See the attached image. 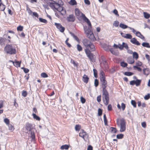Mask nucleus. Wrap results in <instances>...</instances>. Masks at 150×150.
<instances>
[{
    "mask_svg": "<svg viewBox=\"0 0 150 150\" xmlns=\"http://www.w3.org/2000/svg\"><path fill=\"white\" fill-rule=\"evenodd\" d=\"M69 3L71 5H74L77 4L75 0H71Z\"/></svg>",
    "mask_w": 150,
    "mask_h": 150,
    "instance_id": "nucleus-30",
    "label": "nucleus"
},
{
    "mask_svg": "<svg viewBox=\"0 0 150 150\" xmlns=\"http://www.w3.org/2000/svg\"><path fill=\"white\" fill-rule=\"evenodd\" d=\"M41 76L43 78H46L48 76L47 74L45 72L42 73L41 74Z\"/></svg>",
    "mask_w": 150,
    "mask_h": 150,
    "instance_id": "nucleus-43",
    "label": "nucleus"
},
{
    "mask_svg": "<svg viewBox=\"0 0 150 150\" xmlns=\"http://www.w3.org/2000/svg\"><path fill=\"white\" fill-rule=\"evenodd\" d=\"M67 21L70 22H73L75 20V18L74 16L73 15H70L67 18Z\"/></svg>",
    "mask_w": 150,
    "mask_h": 150,
    "instance_id": "nucleus-12",
    "label": "nucleus"
},
{
    "mask_svg": "<svg viewBox=\"0 0 150 150\" xmlns=\"http://www.w3.org/2000/svg\"><path fill=\"white\" fill-rule=\"evenodd\" d=\"M128 62L129 64H132L134 62V60L132 58H128Z\"/></svg>",
    "mask_w": 150,
    "mask_h": 150,
    "instance_id": "nucleus-25",
    "label": "nucleus"
},
{
    "mask_svg": "<svg viewBox=\"0 0 150 150\" xmlns=\"http://www.w3.org/2000/svg\"><path fill=\"white\" fill-rule=\"evenodd\" d=\"M69 147V146L65 144L63 145H62L60 147V149L62 150L65 149L67 150L68 149Z\"/></svg>",
    "mask_w": 150,
    "mask_h": 150,
    "instance_id": "nucleus-19",
    "label": "nucleus"
},
{
    "mask_svg": "<svg viewBox=\"0 0 150 150\" xmlns=\"http://www.w3.org/2000/svg\"><path fill=\"white\" fill-rule=\"evenodd\" d=\"M123 48H125L126 50H128L129 48V47L128 45L124 42H123Z\"/></svg>",
    "mask_w": 150,
    "mask_h": 150,
    "instance_id": "nucleus-50",
    "label": "nucleus"
},
{
    "mask_svg": "<svg viewBox=\"0 0 150 150\" xmlns=\"http://www.w3.org/2000/svg\"><path fill=\"white\" fill-rule=\"evenodd\" d=\"M133 68L134 69H136L137 70L139 71H141L142 70V69L141 68L138 67L137 66H134Z\"/></svg>",
    "mask_w": 150,
    "mask_h": 150,
    "instance_id": "nucleus-48",
    "label": "nucleus"
},
{
    "mask_svg": "<svg viewBox=\"0 0 150 150\" xmlns=\"http://www.w3.org/2000/svg\"><path fill=\"white\" fill-rule=\"evenodd\" d=\"M90 48V50H89L90 51H93L95 50V47L94 45L92 44V43H91V44L88 47Z\"/></svg>",
    "mask_w": 150,
    "mask_h": 150,
    "instance_id": "nucleus-17",
    "label": "nucleus"
},
{
    "mask_svg": "<svg viewBox=\"0 0 150 150\" xmlns=\"http://www.w3.org/2000/svg\"><path fill=\"white\" fill-rule=\"evenodd\" d=\"M131 103L134 107L135 108L136 107V103L135 101L132 100L131 101Z\"/></svg>",
    "mask_w": 150,
    "mask_h": 150,
    "instance_id": "nucleus-47",
    "label": "nucleus"
},
{
    "mask_svg": "<svg viewBox=\"0 0 150 150\" xmlns=\"http://www.w3.org/2000/svg\"><path fill=\"white\" fill-rule=\"evenodd\" d=\"M23 27L21 25H19L17 28V29L18 31H22L23 30Z\"/></svg>",
    "mask_w": 150,
    "mask_h": 150,
    "instance_id": "nucleus-46",
    "label": "nucleus"
},
{
    "mask_svg": "<svg viewBox=\"0 0 150 150\" xmlns=\"http://www.w3.org/2000/svg\"><path fill=\"white\" fill-rule=\"evenodd\" d=\"M68 40L69 38H67L65 41V43L69 47H71V45L68 42Z\"/></svg>",
    "mask_w": 150,
    "mask_h": 150,
    "instance_id": "nucleus-52",
    "label": "nucleus"
},
{
    "mask_svg": "<svg viewBox=\"0 0 150 150\" xmlns=\"http://www.w3.org/2000/svg\"><path fill=\"white\" fill-rule=\"evenodd\" d=\"M120 65L121 66L123 67H126L127 65V64L124 62H121L120 63Z\"/></svg>",
    "mask_w": 150,
    "mask_h": 150,
    "instance_id": "nucleus-40",
    "label": "nucleus"
},
{
    "mask_svg": "<svg viewBox=\"0 0 150 150\" xmlns=\"http://www.w3.org/2000/svg\"><path fill=\"white\" fill-rule=\"evenodd\" d=\"M8 127H9V129L10 130H13L14 128L13 126H12L11 125V124H8Z\"/></svg>",
    "mask_w": 150,
    "mask_h": 150,
    "instance_id": "nucleus-56",
    "label": "nucleus"
},
{
    "mask_svg": "<svg viewBox=\"0 0 150 150\" xmlns=\"http://www.w3.org/2000/svg\"><path fill=\"white\" fill-rule=\"evenodd\" d=\"M124 74L125 75L128 76H130L134 74V73L131 72H125Z\"/></svg>",
    "mask_w": 150,
    "mask_h": 150,
    "instance_id": "nucleus-32",
    "label": "nucleus"
},
{
    "mask_svg": "<svg viewBox=\"0 0 150 150\" xmlns=\"http://www.w3.org/2000/svg\"><path fill=\"white\" fill-rule=\"evenodd\" d=\"M32 115L33 117V118L36 120L40 121V117L37 115L35 113H33L32 114Z\"/></svg>",
    "mask_w": 150,
    "mask_h": 150,
    "instance_id": "nucleus-18",
    "label": "nucleus"
},
{
    "mask_svg": "<svg viewBox=\"0 0 150 150\" xmlns=\"http://www.w3.org/2000/svg\"><path fill=\"white\" fill-rule=\"evenodd\" d=\"M86 134V133L83 130H82L79 134V136L85 140L84 137Z\"/></svg>",
    "mask_w": 150,
    "mask_h": 150,
    "instance_id": "nucleus-14",
    "label": "nucleus"
},
{
    "mask_svg": "<svg viewBox=\"0 0 150 150\" xmlns=\"http://www.w3.org/2000/svg\"><path fill=\"white\" fill-rule=\"evenodd\" d=\"M133 59L135 58L137 59L139 58V55L136 52H134L133 54Z\"/></svg>",
    "mask_w": 150,
    "mask_h": 150,
    "instance_id": "nucleus-26",
    "label": "nucleus"
},
{
    "mask_svg": "<svg viewBox=\"0 0 150 150\" xmlns=\"http://www.w3.org/2000/svg\"><path fill=\"white\" fill-rule=\"evenodd\" d=\"M121 107L123 110H124L125 108V105L124 103L121 104Z\"/></svg>",
    "mask_w": 150,
    "mask_h": 150,
    "instance_id": "nucleus-63",
    "label": "nucleus"
},
{
    "mask_svg": "<svg viewBox=\"0 0 150 150\" xmlns=\"http://www.w3.org/2000/svg\"><path fill=\"white\" fill-rule=\"evenodd\" d=\"M26 128L27 130L29 131H32L31 130L33 128L32 125L29 123H27L26 124Z\"/></svg>",
    "mask_w": 150,
    "mask_h": 150,
    "instance_id": "nucleus-13",
    "label": "nucleus"
},
{
    "mask_svg": "<svg viewBox=\"0 0 150 150\" xmlns=\"http://www.w3.org/2000/svg\"><path fill=\"white\" fill-rule=\"evenodd\" d=\"M4 122L7 125H8L9 124V120L7 118L4 119Z\"/></svg>",
    "mask_w": 150,
    "mask_h": 150,
    "instance_id": "nucleus-57",
    "label": "nucleus"
},
{
    "mask_svg": "<svg viewBox=\"0 0 150 150\" xmlns=\"http://www.w3.org/2000/svg\"><path fill=\"white\" fill-rule=\"evenodd\" d=\"M142 45L144 47L150 48V45L149 43L144 42L142 44Z\"/></svg>",
    "mask_w": 150,
    "mask_h": 150,
    "instance_id": "nucleus-24",
    "label": "nucleus"
},
{
    "mask_svg": "<svg viewBox=\"0 0 150 150\" xmlns=\"http://www.w3.org/2000/svg\"><path fill=\"white\" fill-rule=\"evenodd\" d=\"M77 50L79 52L82 50V47L79 44H77Z\"/></svg>",
    "mask_w": 150,
    "mask_h": 150,
    "instance_id": "nucleus-38",
    "label": "nucleus"
},
{
    "mask_svg": "<svg viewBox=\"0 0 150 150\" xmlns=\"http://www.w3.org/2000/svg\"><path fill=\"white\" fill-rule=\"evenodd\" d=\"M102 114V110L100 108H99L98 110V116H100Z\"/></svg>",
    "mask_w": 150,
    "mask_h": 150,
    "instance_id": "nucleus-45",
    "label": "nucleus"
},
{
    "mask_svg": "<svg viewBox=\"0 0 150 150\" xmlns=\"http://www.w3.org/2000/svg\"><path fill=\"white\" fill-rule=\"evenodd\" d=\"M135 34L137 36L139 37H140V36L142 35L141 33L139 31L136 32L135 33Z\"/></svg>",
    "mask_w": 150,
    "mask_h": 150,
    "instance_id": "nucleus-61",
    "label": "nucleus"
},
{
    "mask_svg": "<svg viewBox=\"0 0 150 150\" xmlns=\"http://www.w3.org/2000/svg\"><path fill=\"white\" fill-rule=\"evenodd\" d=\"M51 2L48 3L49 6L54 11L56 10L59 12L62 16H64L66 13L65 8L62 6L63 3L62 0H50Z\"/></svg>",
    "mask_w": 150,
    "mask_h": 150,
    "instance_id": "nucleus-1",
    "label": "nucleus"
},
{
    "mask_svg": "<svg viewBox=\"0 0 150 150\" xmlns=\"http://www.w3.org/2000/svg\"><path fill=\"white\" fill-rule=\"evenodd\" d=\"M119 47L118 48L121 50H122L123 49V42L122 43V44L121 45L120 44H118Z\"/></svg>",
    "mask_w": 150,
    "mask_h": 150,
    "instance_id": "nucleus-58",
    "label": "nucleus"
},
{
    "mask_svg": "<svg viewBox=\"0 0 150 150\" xmlns=\"http://www.w3.org/2000/svg\"><path fill=\"white\" fill-rule=\"evenodd\" d=\"M54 25L56 26L57 28L59 30L60 32L63 33L64 31L65 28L64 27L62 26L61 24L55 23Z\"/></svg>",
    "mask_w": 150,
    "mask_h": 150,
    "instance_id": "nucleus-9",
    "label": "nucleus"
},
{
    "mask_svg": "<svg viewBox=\"0 0 150 150\" xmlns=\"http://www.w3.org/2000/svg\"><path fill=\"white\" fill-rule=\"evenodd\" d=\"M70 34L72 36L73 38L75 40H76L78 41L79 40V38L77 37L76 36L74 33L71 32H70Z\"/></svg>",
    "mask_w": 150,
    "mask_h": 150,
    "instance_id": "nucleus-29",
    "label": "nucleus"
},
{
    "mask_svg": "<svg viewBox=\"0 0 150 150\" xmlns=\"http://www.w3.org/2000/svg\"><path fill=\"white\" fill-rule=\"evenodd\" d=\"M141 82V80L137 79V80H133L131 81L129 83L131 85L133 86L135 84L136 86H138L140 85Z\"/></svg>",
    "mask_w": 150,
    "mask_h": 150,
    "instance_id": "nucleus-7",
    "label": "nucleus"
},
{
    "mask_svg": "<svg viewBox=\"0 0 150 150\" xmlns=\"http://www.w3.org/2000/svg\"><path fill=\"white\" fill-rule=\"evenodd\" d=\"M12 62L14 66H15V67H20L21 63L19 62L18 61H16L15 62H14L13 61Z\"/></svg>",
    "mask_w": 150,
    "mask_h": 150,
    "instance_id": "nucleus-21",
    "label": "nucleus"
},
{
    "mask_svg": "<svg viewBox=\"0 0 150 150\" xmlns=\"http://www.w3.org/2000/svg\"><path fill=\"white\" fill-rule=\"evenodd\" d=\"M123 134H117L116 136V137L118 139H121L123 138Z\"/></svg>",
    "mask_w": 150,
    "mask_h": 150,
    "instance_id": "nucleus-34",
    "label": "nucleus"
},
{
    "mask_svg": "<svg viewBox=\"0 0 150 150\" xmlns=\"http://www.w3.org/2000/svg\"><path fill=\"white\" fill-rule=\"evenodd\" d=\"M120 130L121 132H124L126 129V122L124 118H122L120 120Z\"/></svg>",
    "mask_w": 150,
    "mask_h": 150,
    "instance_id": "nucleus-6",
    "label": "nucleus"
},
{
    "mask_svg": "<svg viewBox=\"0 0 150 150\" xmlns=\"http://www.w3.org/2000/svg\"><path fill=\"white\" fill-rule=\"evenodd\" d=\"M145 57L149 62L150 61V57L149 55L148 54H146L145 55Z\"/></svg>",
    "mask_w": 150,
    "mask_h": 150,
    "instance_id": "nucleus-64",
    "label": "nucleus"
},
{
    "mask_svg": "<svg viewBox=\"0 0 150 150\" xmlns=\"http://www.w3.org/2000/svg\"><path fill=\"white\" fill-rule=\"evenodd\" d=\"M27 93L26 91H23L22 93V96L24 97H25L27 96Z\"/></svg>",
    "mask_w": 150,
    "mask_h": 150,
    "instance_id": "nucleus-53",
    "label": "nucleus"
},
{
    "mask_svg": "<svg viewBox=\"0 0 150 150\" xmlns=\"http://www.w3.org/2000/svg\"><path fill=\"white\" fill-rule=\"evenodd\" d=\"M4 50L6 53L11 55L15 54L16 52L15 46L11 44L6 45L4 48Z\"/></svg>",
    "mask_w": 150,
    "mask_h": 150,
    "instance_id": "nucleus-3",
    "label": "nucleus"
},
{
    "mask_svg": "<svg viewBox=\"0 0 150 150\" xmlns=\"http://www.w3.org/2000/svg\"><path fill=\"white\" fill-rule=\"evenodd\" d=\"M81 16L83 20L86 22L88 25L83 26V29L87 37L91 41H94L95 38L93 32L91 30V24L89 20L83 13H81Z\"/></svg>",
    "mask_w": 150,
    "mask_h": 150,
    "instance_id": "nucleus-2",
    "label": "nucleus"
},
{
    "mask_svg": "<svg viewBox=\"0 0 150 150\" xmlns=\"http://www.w3.org/2000/svg\"><path fill=\"white\" fill-rule=\"evenodd\" d=\"M83 81L86 83H87L89 80V78L87 76L86 74H84L83 76Z\"/></svg>",
    "mask_w": 150,
    "mask_h": 150,
    "instance_id": "nucleus-15",
    "label": "nucleus"
},
{
    "mask_svg": "<svg viewBox=\"0 0 150 150\" xmlns=\"http://www.w3.org/2000/svg\"><path fill=\"white\" fill-rule=\"evenodd\" d=\"M81 128V126L80 125H76L75 126V129L76 131H79Z\"/></svg>",
    "mask_w": 150,
    "mask_h": 150,
    "instance_id": "nucleus-37",
    "label": "nucleus"
},
{
    "mask_svg": "<svg viewBox=\"0 0 150 150\" xmlns=\"http://www.w3.org/2000/svg\"><path fill=\"white\" fill-rule=\"evenodd\" d=\"M100 80L102 85L103 89H106L107 86V82L105 80V78H100Z\"/></svg>",
    "mask_w": 150,
    "mask_h": 150,
    "instance_id": "nucleus-8",
    "label": "nucleus"
},
{
    "mask_svg": "<svg viewBox=\"0 0 150 150\" xmlns=\"http://www.w3.org/2000/svg\"><path fill=\"white\" fill-rule=\"evenodd\" d=\"M119 22L117 21H115L114 22L113 25L115 27H117L118 26Z\"/></svg>",
    "mask_w": 150,
    "mask_h": 150,
    "instance_id": "nucleus-54",
    "label": "nucleus"
},
{
    "mask_svg": "<svg viewBox=\"0 0 150 150\" xmlns=\"http://www.w3.org/2000/svg\"><path fill=\"white\" fill-rule=\"evenodd\" d=\"M108 109L109 111H111L112 110V106L111 104H109L108 105Z\"/></svg>",
    "mask_w": 150,
    "mask_h": 150,
    "instance_id": "nucleus-60",
    "label": "nucleus"
},
{
    "mask_svg": "<svg viewBox=\"0 0 150 150\" xmlns=\"http://www.w3.org/2000/svg\"><path fill=\"white\" fill-rule=\"evenodd\" d=\"M132 35L130 34H126L125 38L126 39H131L132 38Z\"/></svg>",
    "mask_w": 150,
    "mask_h": 150,
    "instance_id": "nucleus-39",
    "label": "nucleus"
},
{
    "mask_svg": "<svg viewBox=\"0 0 150 150\" xmlns=\"http://www.w3.org/2000/svg\"><path fill=\"white\" fill-rule=\"evenodd\" d=\"M150 98V94L149 93L147 95L145 96L144 98L146 100H148Z\"/></svg>",
    "mask_w": 150,
    "mask_h": 150,
    "instance_id": "nucleus-55",
    "label": "nucleus"
},
{
    "mask_svg": "<svg viewBox=\"0 0 150 150\" xmlns=\"http://www.w3.org/2000/svg\"><path fill=\"white\" fill-rule=\"evenodd\" d=\"M81 12L78 8H76L75 10V13L76 16H80Z\"/></svg>",
    "mask_w": 150,
    "mask_h": 150,
    "instance_id": "nucleus-23",
    "label": "nucleus"
},
{
    "mask_svg": "<svg viewBox=\"0 0 150 150\" xmlns=\"http://www.w3.org/2000/svg\"><path fill=\"white\" fill-rule=\"evenodd\" d=\"M102 99L104 104L107 105L109 103V93L106 89L102 90Z\"/></svg>",
    "mask_w": 150,
    "mask_h": 150,
    "instance_id": "nucleus-4",
    "label": "nucleus"
},
{
    "mask_svg": "<svg viewBox=\"0 0 150 150\" xmlns=\"http://www.w3.org/2000/svg\"><path fill=\"white\" fill-rule=\"evenodd\" d=\"M130 42L133 44L137 45H139L140 43L135 38H132Z\"/></svg>",
    "mask_w": 150,
    "mask_h": 150,
    "instance_id": "nucleus-11",
    "label": "nucleus"
},
{
    "mask_svg": "<svg viewBox=\"0 0 150 150\" xmlns=\"http://www.w3.org/2000/svg\"><path fill=\"white\" fill-rule=\"evenodd\" d=\"M85 52L90 61L93 62L95 60V56L91 52L88 48L85 49Z\"/></svg>",
    "mask_w": 150,
    "mask_h": 150,
    "instance_id": "nucleus-5",
    "label": "nucleus"
},
{
    "mask_svg": "<svg viewBox=\"0 0 150 150\" xmlns=\"http://www.w3.org/2000/svg\"><path fill=\"white\" fill-rule=\"evenodd\" d=\"M80 100L81 102L83 104L85 103L86 100L83 96H81L80 98Z\"/></svg>",
    "mask_w": 150,
    "mask_h": 150,
    "instance_id": "nucleus-51",
    "label": "nucleus"
},
{
    "mask_svg": "<svg viewBox=\"0 0 150 150\" xmlns=\"http://www.w3.org/2000/svg\"><path fill=\"white\" fill-rule=\"evenodd\" d=\"M39 20L41 22H42L45 23H47V21L46 19H43L41 18H39Z\"/></svg>",
    "mask_w": 150,
    "mask_h": 150,
    "instance_id": "nucleus-35",
    "label": "nucleus"
},
{
    "mask_svg": "<svg viewBox=\"0 0 150 150\" xmlns=\"http://www.w3.org/2000/svg\"><path fill=\"white\" fill-rule=\"evenodd\" d=\"M97 101L98 102H100L101 100V95L98 96L97 98Z\"/></svg>",
    "mask_w": 150,
    "mask_h": 150,
    "instance_id": "nucleus-59",
    "label": "nucleus"
},
{
    "mask_svg": "<svg viewBox=\"0 0 150 150\" xmlns=\"http://www.w3.org/2000/svg\"><path fill=\"white\" fill-rule=\"evenodd\" d=\"M6 39L2 38H0V45H4L5 44V42Z\"/></svg>",
    "mask_w": 150,
    "mask_h": 150,
    "instance_id": "nucleus-22",
    "label": "nucleus"
},
{
    "mask_svg": "<svg viewBox=\"0 0 150 150\" xmlns=\"http://www.w3.org/2000/svg\"><path fill=\"white\" fill-rule=\"evenodd\" d=\"M82 42L85 47L86 48L88 47L91 43L90 41L86 38L83 39L82 41Z\"/></svg>",
    "mask_w": 150,
    "mask_h": 150,
    "instance_id": "nucleus-10",
    "label": "nucleus"
},
{
    "mask_svg": "<svg viewBox=\"0 0 150 150\" xmlns=\"http://www.w3.org/2000/svg\"><path fill=\"white\" fill-rule=\"evenodd\" d=\"M113 12L115 15H117V16H119V15L118 13V11L116 9H114L113 11Z\"/></svg>",
    "mask_w": 150,
    "mask_h": 150,
    "instance_id": "nucleus-62",
    "label": "nucleus"
},
{
    "mask_svg": "<svg viewBox=\"0 0 150 150\" xmlns=\"http://www.w3.org/2000/svg\"><path fill=\"white\" fill-rule=\"evenodd\" d=\"M104 121L105 125H107V120L106 118L105 114H104L103 115Z\"/></svg>",
    "mask_w": 150,
    "mask_h": 150,
    "instance_id": "nucleus-36",
    "label": "nucleus"
},
{
    "mask_svg": "<svg viewBox=\"0 0 150 150\" xmlns=\"http://www.w3.org/2000/svg\"><path fill=\"white\" fill-rule=\"evenodd\" d=\"M119 26L120 27L123 29H125L129 27H128L127 25H126L123 23H120Z\"/></svg>",
    "mask_w": 150,
    "mask_h": 150,
    "instance_id": "nucleus-27",
    "label": "nucleus"
},
{
    "mask_svg": "<svg viewBox=\"0 0 150 150\" xmlns=\"http://www.w3.org/2000/svg\"><path fill=\"white\" fill-rule=\"evenodd\" d=\"M21 69H23L24 72L25 73H28L29 71V70L27 68L23 67H22Z\"/></svg>",
    "mask_w": 150,
    "mask_h": 150,
    "instance_id": "nucleus-49",
    "label": "nucleus"
},
{
    "mask_svg": "<svg viewBox=\"0 0 150 150\" xmlns=\"http://www.w3.org/2000/svg\"><path fill=\"white\" fill-rule=\"evenodd\" d=\"M30 132V137L32 138L33 140H34L35 139V133L34 132L31 131Z\"/></svg>",
    "mask_w": 150,
    "mask_h": 150,
    "instance_id": "nucleus-31",
    "label": "nucleus"
},
{
    "mask_svg": "<svg viewBox=\"0 0 150 150\" xmlns=\"http://www.w3.org/2000/svg\"><path fill=\"white\" fill-rule=\"evenodd\" d=\"M144 17L148 19L150 17V14L146 12H144Z\"/></svg>",
    "mask_w": 150,
    "mask_h": 150,
    "instance_id": "nucleus-33",
    "label": "nucleus"
},
{
    "mask_svg": "<svg viewBox=\"0 0 150 150\" xmlns=\"http://www.w3.org/2000/svg\"><path fill=\"white\" fill-rule=\"evenodd\" d=\"M143 71L144 74L147 76L149 74L150 71L149 68H144L143 69Z\"/></svg>",
    "mask_w": 150,
    "mask_h": 150,
    "instance_id": "nucleus-16",
    "label": "nucleus"
},
{
    "mask_svg": "<svg viewBox=\"0 0 150 150\" xmlns=\"http://www.w3.org/2000/svg\"><path fill=\"white\" fill-rule=\"evenodd\" d=\"M99 84V81L97 79H96L94 81V85L95 87H97Z\"/></svg>",
    "mask_w": 150,
    "mask_h": 150,
    "instance_id": "nucleus-44",
    "label": "nucleus"
},
{
    "mask_svg": "<svg viewBox=\"0 0 150 150\" xmlns=\"http://www.w3.org/2000/svg\"><path fill=\"white\" fill-rule=\"evenodd\" d=\"M6 8V6L2 2L0 3V10L4 11Z\"/></svg>",
    "mask_w": 150,
    "mask_h": 150,
    "instance_id": "nucleus-20",
    "label": "nucleus"
},
{
    "mask_svg": "<svg viewBox=\"0 0 150 150\" xmlns=\"http://www.w3.org/2000/svg\"><path fill=\"white\" fill-rule=\"evenodd\" d=\"M110 129L111 130V132L112 133H115L117 132V129L115 127H110Z\"/></svg>",
    "mask_w": 150,
    "mask_h": 150,
    "instance_id": "nucleus-28",
    "label": "nucleus"
},
{
    "mask_svg": "<svg viewBox=\"0 0 150 150\" xmlns=\"http://www.w3.org/2000/svg\"><path fill=\"white\" fill-rule=\"evenodd\" d=\"M105 77V74L104 72L103 71L101 70L100 71V78H104Z\"/></svg>",
    "mask_w": 150,
    "mask_h": 150,
    "instance_id": "nucleus-42",
    "label": "nucleus"
},
{
    "mask_svg": "<svg viewBox=\"0 0 150 150\" xmlns=\"http://www.w3.org/2000/svg\"><path fill=\"white\" fill-rule=\"evenodd\" d=\"M93 71L94 77L95 78H97L98 76V75L97 70L96 69H93Z\"/></svg>",
    "mask_w": 150,
    "mask_h": 150,
    "instance_id": "nucleus-41",
    "label": "nucleus"
}]
</instances>
